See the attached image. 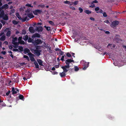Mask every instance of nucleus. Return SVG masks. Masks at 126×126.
<instances>
[{"mask_svg":"<svg viewBox=\"0 0 126 126\" xmlns=\"http://www.w3.org/2000/svg\"><path fill=\"white\" fill-rule=\"evenodd\" d=\"M11 92H12V94L13 95L17 93V91L15 90V88L14 87H12Z\"/></svg>","mask_w":126,"mask_h":126,"instance_id":"ddd939ff","label":"nucleus"},{"mask_svg":"<svg viewBox=\"0 0 126 126\" xmlns=\"http://www.w3.org/2000/svg\"><path fill=\"white\" fill-rule=\"evenodd\" d=\"M28 55H29V57L30 58V60L32 62H35V60L34 58L33 57L34 55L32 54L30 52L28 54Z\"/></svg>","mask_w":126,"mask_h":126,"instance_id":"39448f33","label":"nucleus"},{"mask_svg":"<svg viewBox=\"0 0 126 126\" xmlns=\"http://www.w3.org/2000/svg\"><path fill=\"white\" fill-rule=\"evenodd\" d=\"M74 68L75 71H78L79 69V68L77 66H75Z\"/></svg>","mask_w":126,"mask_h":126,"instance_id":"e433bc0d","label":"nucleus"},{"mask_svg":"<svg viewBox=\"0 0 126 126\" xmlns=\"http://www.w3.org/2000/svg\"><path fill=\"white\" fill-rule=\"evenodd\" d=\"M103 10H102L100 9V11L98 12V13H99L101 14H103Z\"/></svg>","mask_w":126,"mask_h":126,"instance_id":"680f3d73","label":"nucleus"},{"mask_svg":"<svg viewBox=\"0 0 126 126\" xmlns=\"http://www.w3.org/2000/svg\"><path fill=\"white\" fill-rule=\"evenodd\" d=\"M27 18V17L26 16L25 17H24L23 18H22V19H21V20L22 22H25Z\"/></svg>","mask_w":126,"mask_h":126,"instance_id":"5701e85b","label":"nucleus"},{"mask_svg":"<svg viewBox=\"0 0 126 126\" xmlns=\"http://www.w3.org/2000/svg\"><path fill=\"white\" fill-rule=\"evenodd\" d=\"M54 67H55V68H58L59 67V65H55L54 66Z\"/></svg>","mask_w":126,"mask_h":126,"instance_id":"e2e57ef3","label":"nucleus"},{"mask_svg":"<svg viewBox=\"0 0 126 126\" xmlns=\"http://www.w3.org/2000/svg\"><path fill=\"white\" fill-rule=\"evenodd\" d=\"M11 34V32L10 31H9L7 32L6 34V35L7 36L9 37Z\"/></svg>","mask_w":126,"mask_h":126,"instance_id":"a878e982","label":"nucleus"},{"mask_svg":"<svg viewBox=\"0 0 126 126\" xmlns=\"http://www.w3.org/2000/svg\"><path fill=\"white\" fill-rule=\"evenodd\" d=\"M18 49L21 51L22 52L23 51V47L21 46H19L18 47Z\"/></svg>","mask_w":126,"mask_h":126,"instance_id":"c85d7f7f","label":"nucleus"},{"mask_svg":"<svg viewBox=\"0 0 126 126\" xmlns=\"http://www.w3.org/2000/svg\"><path fill=\"white\" fill-rule=\"evenodd\" d=\"M22 38V37H19L18 39V42L20 41L21 40Z\"/></svg>","mask_w":126,"mask_h":126,"instance_id":"5fc2aeb1","label":"nucleus"},{"mask_svg":"<svg viewBox=\"0 0 126 126\" xmlns=\"http://www.w3.org/2000/svg\"><path fill=\"white\" fill-rule=\"evenodd\" d=\"M119 23V22L117 20H115L111 24V26L112 27H115L117 25H118Z\"/></svg>","mask_w":126,"mask_h":126,"instance_id":"0eeeda50","label":"nucleus"},{"mask_svg":"<svg viewBox=\"0 0 126 126\" xmlns=\"http://www.w3.org/2000/svg\"><path fill=\"white\" fill-rule=\"evenodd\" d=\"M104 31L105 32V33L106 34H109L110 33V32L109 31L104 30Z\"/></svg>","mask_w":126,"mask_h":126,"instance_id":"603ef678","label":"nucleus"},{"mask_svg":"<svg viewBox=\"0 0 126 126\" xmlns=\"http://www.w3.org/2000/svg\"><path fill=\"white\" fill-rule=\"evenodd\" d=\"M26 33V31L25 30L23 29L22 30V34L25 35Z\"/></svg>","mask_w":126,"mask_h":126,"instance_id":"79ce46f5","label":"nucleus"},{"mask_svg":"<svg viewBox=\"0 0 126 126\" xmlns=\"http://www.w3.org/2000/svg\"><path fill=\"white\" fill-rule=\"evenodd\" d=\"M2 18H3V19L4 20H7L8 19V17L7 15L4 16Z\"/></svg>","mask_w":126,"mask_h":126,"instance_id":"bb28decb","label":"nucleus"},{"mask_svg":"<svg viewBox=\"0 0 126 126\" xmlns=\"http://www.w3.org/2000/svg\"><path fill=\"white\" fill-rule=\"evenodd\" d=\"M12 50L14 51H18V49L17 48H13Z\"/></svg>","mask_w":126,"mask_h":126,"instance_id":"bf43d9fd","label":"nucleus"},{"mask_svg":"<svg viewBox=\"0 0 126 126\" xmlns=\"http://www.w3.org/2000/svg\"><path fill=\"white\" fill-rule=\"evenodd\" d=\"M59 53L61 55H63V53H64V52H63V51H61V50L59 51Z\"/></svg>","mask_w":126,"mask_h":126,"instance_id":"c03bdc74","label":"nucleus"},{"mask_svg":"<svg viewBox=\"0 0 126 126\" xmlns=\"http://www.w3.org/2000/svg\"><path fill=\"white\" fill-rule=\"evenodd\" d=\"M66 70H67L66 71H65L64 70H63V72L59 73L60 75V76L61 77L63 78L65 76L66 74L65 73L67 72L68 70L67 69H66Z\"/></svg>","mask_w":126,"mask_h":126,"instance_id":"6e6552de","label":"nucleus"},{"mask_svg":"<svg viewBox=\"0 0 126 126\" xmlns=\"http://www.w3.org/2000/svg\"><path fill=\"white\" fill-rule=\"evenodd\" d=\"M44 27L46 28V30L47 31H49L50 30V27H49L48 26L47 27L46 26H44Z\"/></svg>","mask_w":126,"mask_h":126,"instance_id":"7c9ffc66","label":"nucleus"},{"mask_svg":"<svg viewBox=\"0 0 126 126\" xmlns=\"http://www.w3.org/2000/svg\"><path fill=\"white\" fill-rule=\"evenodd\" d=\"M79 10L80 11V13H81L83 11V9L81 7H79Z\"/></svg>","mask_w":126,"mask_h":126,"instance_id":"de8ad7c7","label":"nucleus"},{"mask_svg":"<svg viewBox=\"0 0 126 126\" xmlns=\"http://www.w3.org/2000/svg\"><path fill=\"white\" fill-rule=\"evenodd\" d=\"M28 42L29 43H32L33 44L34 40L33 39H32L31 38L29 37L28 39Z\"/></svg>","mask_w":126,"mask_h":126,"instance_id":"2eb2a0df","label":"nucleus"},{"mask_svg":"<svg viewBox=\"0 0 126 126\" xmlns=\"http://www.w3.org/2000/svg\"><path fill=\"white\" fill-rule=\"evenodd\" d=\"M17 38L16 37H15V38H13L12 39V40L14 41L15 42H16V41L17 40Z\"/></svg>","mask_w":126,"mask_h":126,"instance_id":"6e6d98bb","label":"nucleus"},{"mask_svg":"<svg viewBox=\"0 0 126 126\" xmlns=\"http://www.w3.org/2000/svg\"><path fill=\"white\" fill-rule=\"evenodd\" d=\"M49 23L52 26H54V22L51 21H49Z\"/></svg>","mask_w":126,"mask_h":126,"instance_id":"4c0bfd02","label":"nucleus"},{"mask_svg":"<svg viewBox=\"0 0 126 126\" xmlns=\"http://www.w3.org/2000/svg\"><path fill=\"white\" fill-rule=\"evenodd\" d=\"M60 50H61L60 49H59V48H56L55 49V50L56 51H59Z\"/></svg>","mask_w":126,"mask_h":126,"instance_id":"0e129e2a","label":"nucleus"},{"mask_svg":"<svg viewBox=\"0 0 126 126\" xmlns=\"http://www.w3.org/2000/svg\"><path fill=\"white\" fill-rule=\"evenodd\" d=\"M37 61L39 63V65L41 66H43V65L42 64L43 62L41 60H40V59H37Z\"/></svg>","mask_w":126,"mask_h":126,"instance_id":"4468645a","label":"nucleus"},{"mask_svg":"<svg viewBox=\"0 0 126 126\" xmlns=\"http://www.w3.org/2000/svg\"><path fill=\"white\" fill-rule=\"evenodd\" d=\"M73 58H72L71 59H68L66 60L65 61V63L66 64V65H65L63 66H62L61 68L64 70V71H67L66 70V69H68L70 67V66L69 65L70 64L73 62H74V61L73 60Z\"/></svg>","mask_w":126,"mask_h":126,"instance_id":"f257e3e1","label":"nucleus"},{"mask_svg":"<svg viewBox=\"0 0 126 126\" xmlns=\"http://www.w3.org/2000/svg\"><path fill=\"white\" fill-rule=\"evenodd\" d=\"M90 20H92L94 21L95 20L94 18L93 17H91L90 18Z\"/></svg>","mask_w":126,"mask_h":126,"instance_id":"338daca9","label":"nucleus"},{"mask_svg":"<svg viewBox=\"0 0 126 126\" xmlns=\"http://www.w3.org/2000/svg\"><path fill=\"white\" fill-rule=\"evenodd\" d=\"M112 44H109L107 46V47L109 48H112Z\"/></svg>","mask_w":126,"mask_h":126,"instance_id":"c756f323","label":"nucleus"},{"mask_svg":"<svg viewBox=\"0 0 126 126\" xmlns=\"http://www.w3.org/2000/svg\"><path fill=\"white\" fill-rule=\"evenodd\" d=\"M66 55L67 57H70L71 56V54L69 52L66 53Z\"/></svg>","mask_w":126,"mask_h":126,"instance_id":"a19ab883","label":"nucleus"},{"mask_svg":"<svg viewBox=\"0 0 126 126\" xmlns=\"http://www.w3.org/2000/svg\"><path fill=\"white\" fill-rule=\"evenodd\" d=\"M95 6V5L94 4H92L89 7L93 8Z\"/></svg>","mask_w":126,"mask_h":126,"instance_id":"8fccbe9b","label":"nucleus"},{"mask_svg":"<svg viewBox=\"0 0 126 126\" xmlns=\"http://www.w3.org/2000/svg\"><path fill=\"white\" fill-rule=\"evenodd\" d=\"M70 1H69L68 0H66L65 1H64V3L65 4H69V3Z\"/></svg>","mask_w":126,"mask_h":126,"instance_id":"3c124183","label":"nucleus"},{"mask_svg":"<svg viewBox=\"0 0 126 126\" xmlns=\"http://www.w3.org/2000/svg\"><path fill=\"white\" fill-rule=\"evenodd\" d=\"M27 16L30 18H33L34 17V16L33 15L32 13L28 14Z\"/></svg>","mask_w":126,"mask_h":126,"instance_id":"f3484780","label":"nucleus"},{"mask_svg":"<svg viewBox=\"0 0 126 126\" xmlns=\"http://www.w3.org/2000/svg\"><path fill=\"white\" fill-rule=\"evenodd\" d=\"M6 36L4 35L2 36L0 38V40L1 41H4L5 40Z\"/></svg>","mask_w":126,"mask_h":126,"instance_id":"412c9836","label":"nucleus"},{"mask_svg":"<svg viewBox=\"0 0 126 126\" xmlns=\"http://www.w3.org/2000/svg\"><path fill=\"white\" fill-rule=\"evenodd\" d=\"M35 47L36 48V49H38L40 48V46H37Z\"/></svg>","mask_w":126,"mask_h":126,"instance_id":"4d7b16f0","label":"nucleus"},{"mask_svg":"<svg viewBox=\"0 0 126 126\" xmlns=\"http://www.w3.org/2000/svg\"><path fill=\"white\" fill-rule=\"evenodd\" d=\"M18 43L20 44L24 45L25 44L24 41L22 40L18 42Z\"/></svg>","mask_w":126,"mask_h":126,"instance_id":"2f4dec72","label":"nucleus"},{"mask_svg":"<svg viewBox=\"0 0 126 126\" xmlns=\"http://www.w3.org/2000/svg\"><path fill=\"white\" fill-rule=\"evenodd\" d=\"M42 12V10L40 9H36L33 11V13L35 15H37L38 14H40Z\"/></svg>","mask_w":126,"mask_h":126,"instance_id":"7ed1b4c3","label":"nucleus"},{"mask_svg":"<svg viewBox=\"0 0 126 126\" xmlns=\"http://www.w3.org/2000/svg\"><path fill=\"white\" fill-rule=\"evenodd\" d=\"M24 53L26 54V53H28V54L30 52V50L28 48H26L24 49Z\"/></svg>","mask_w":126,"mask_h":126,"instance_id":"9b49d317","label":"nucleus"},{"mask_svg":"<svg viewBox=\"0 0 126 126\" xmlns=\"http://www.w3.org/2000/svg\"><path fill=\"white\" fill-rule=\"evenodd\" d=\"M103 16L104 17H106L107 16V15L106 13L105 12H104L103 13Z\"/></svg>","mask_w":126,"mask_h":126,"instance_id":"09e8293b","label":"nucleus"},{"mask_svg":"<svg viewBox=\"0 0 126 126\" xmlns=\"http://www.w3.org/2000/svg\"><path fill=\"white\" fill-rule=\"evenodd\" d=\"M23 58H24L26 59L28 61H30V59L28 57L27 55H24L23 56Z\"/></svg>","mask_w":126,"mask_h":126,"instance_id":"473e14b6","label":"nucleus"},{"mask_svg":"<svg viewBox=\"0 0 126 126\" xmlns=\"http://www.w3.org/2000/svg\"><path fill=\"white\" fill-rule=\"evenodd\" d=\"M12 78V79L13 81L16 83L18 82L19 81V78L17 76H13Z\"/></svg>","mask_w":126,"mask_h":126,"instance_id":"1a4fd4ad","label":"nucleus"},{"mask_svg":"<svg viewBox=\"0 0 126 126\" xmlns=\"http://www.w3.org/2000/svg\"><path fill=\"white\" fill-rule=\"evenodd\" d=\"M28 39V35H26L23 37V39L25 41H27Z\"/></svg>","mask_w":126,"mask_h":126,"instance_id":"aec40b11","label":"nucleus"},{"mask_svg":"<svg viewBox=\"0 0 126 126\" xmlns=\"http://www.w3.org/2000/svg\"><path fill=\"white\" fill-rule=\"evenodd\" d=\"M37 7L38 8L40 7L43 8L45 7V5L44 4H39L38 5Z\"/></svg>","mask_w":126,"mask_h":126,"instance_id":"393cba45","label":"nucleus"},{"mask_svg":"<svg viewBox=\"0 0 126 126\" xmlns=\"http://www.w3.org/2000/svg\"><path fill=\"white\" fill-rule=\"evenodd\" d=\"M83 62V66H84V67L83 68V69L85 70L88 67L89 63V62H87L84 61Z\"/></svg>","mask_w":126,"mask_h":126,"instance_id":"20e7f679","label":"nucleus"},{"mask_svg":"<svg viewBox=\"0 0 126 126\" xmlns=\"http://www.w3.org/2000/svg\"><path fill=\"white\" fill-rule=\"evenodd\" d=\"M26 6L28 7H30L32 8H33V6H32L31 5V4H26Z\"/></svg>","mask_w":126,"mask_h":126,"instance_id":"a18cd8bd","label":"nucleus"},{"mask_svg":"<svg viewBox=\"0 0 126 126\" xmlns=\"http://www.w3.org/2000/svg\"><path fill=\"white\" fill-rule=\"evenodd\" d=\"M4 11L3 10L1 11L0 13V17L2 18L4 16Z\"/></svg>","mask_w":126,"mask_h":126,"instance_id":"6ab92c4d","label":"nucleus"},{"mask_svg":"<svg viewBox=\"0 0 126 126\" xmlns=\"http://www.w3.org/2000/svg\"><path fill=\"white\" fill-rule=\"evenodd\" d=\"M79 1L77 0L75 1L74 2H73L72 3H73V4L75 5H77Z\"/></svg>","mask_w":126,"mask_h":126,"instance_id":"ea45409f","label":"nucleus"},{"mask_svg":"<svg viewBox=\"0 0 126 126\" xmlns=\"http://www.w3.org/2000/svg\"><path fill=\"white\" fill-rule=\"evenodd\" d=\"M18 97L20 99L24 100V96L22 94H19L18 96Z\"/></svg>","mask_w":126,"mask_h":126,"instance_id":"a211bd4d","label":"nucleus"},{"mask_svg":"<svg viewBox=\"0 0 126 126\" xmlns=\"http://www.w3.org/2000/svg\"><path fill=\"white\" fill-rule=\"evenodd\" d=\"M48 51H49V52L50 53H52V51L51 50V47H50L49 49V50H48Z\"/></svg>","mask_w":126,"mask_h":126,"instance_id":"052dcab7","label":"nucleus"},{"mask_svg":"<svg viewBox=\"0 0 126 126\" xmlns=\"http://www.w3.org/2000/svg\"><path fill=\"white\" fill-rule=\"evenodd\" d=\"M41 51V50H38V49L35 50H34V53L36 55L39 56L40 55V52Z\"/></svg>","mask_w":126,"mask_h":126,"instance_id":"423d86ee","label":"nucleus"},{"mask_svg":"<svg viewBox=\"0 0 126 126\" xmlns=\"http://www.w3.org/2000/svg\"><path fill=\"white\" fill-rule=\"evenodd\" d=\"M43 42L41 40L39 39H35L34 41L33 44L35 46L42 44Z\"/></svg>","mask_w":126,"mask_h":126,"instance_id":"f03ea898","label":"nucleus"},{"mask_svg":"<svg viewBox=\"0 0 126 126\" xmlns=\"http://www.w3.org/2000/svg\"><path fill=\"white\" fill-rule=\"evenodd\" d=\"M13 46H12L11 45L9 46V48L10 49H12V48H13Z\"/></svg>","mask_w":126,"mask_h":126,"instance_id":"774afa93","label":"nucleus"},{"mask_svg":"<svg viewBox=\"0 0 126 126\" xmlns=\"http://www.w3.org/2000/svg\"><path fill=\"white\" fill-rule=\"evenodd\" d=\"M41 37V35L38 33H36L33 34L32 36V38H35L37 37L38 38H40Z\"/></svg>","mask_w":126,"mask_h":126,"instance_id":"9d476101","label":"nucleus"},{"mask_svg":"<svg viewBox=\"0 0 126 126\" xmlns=\"http://www.w3.org/2000/svg\"><path fill=\"white\" fill-rule=\"evenodd\" d=\"M84 12L87 14H89L91 13V12L88 10H86L84 11Z\"/></svg>","mask_w":126,"mask_h":126,"instance_id":"cd10ccee","label":"nucleus"},{"mask_svg":"<svg viewBox=\"0 0 126 126\" xmlns=\"http://www.w3.org/2000/svg\"><path fill=\"white\" fill-rule=\"evenodd\" d=\"M10 91H8L6 93V95L7 96L9 95V94H10Z\"/></svg>","mask_w":126,"mask_h":126,"instance_id":"13d9d810","label":"nucleus"},{"mask_svg":"<svg viewBox=\"0 0 126 126\" xmlns=\"http://www.w3.org/2000/svg\"><path fill=\"white\" fill-rule=\"evenodd\" d=\"M2 6L3 7L6 8H7L8 7V6L7 4H5L4 5Z\"/></svg>","mask_w":126,"mask_h":126,"instance_id":"37998d69","label":"nucleus"},{"mask_svg":"<svg viewBox=\"0 0 126 126\" xmlns=\"http://www.w3.org/2000/svg\"><path fill=\"white\" fill-rule=\"evenodd\" d=\"M95 10L97 13H98V12L97 11L99 10V8L98 7H97L95 8Z\"/></svg>","mask_w":126,"mask_h":126,"instance_id":"58836bf2","label":"nucleus"},{"mask_svg":"<svg viewBox=\"0 0 126 126\" xmlns=\"http://www.w3.org/2000/svg\"><path fill=\"white\" fill-rule=\"evenodd\" d=\"M16 15L17 18L20 20L22 19V18L19 15L18 13H17L16 14Z\"/></svg>","mask_w":126,"mask_h":126,"instance_id":"72a5a7b5","label":"nucleus"},{"mask_svg":"<svg viewBox=\"0 0 126 126\" xmlns=\"http://www.w3.org/2000/svg\"><path fill=\"white\" fill-rule=\"evenodd\" d=\"M29 32L31 33H34V28L32 27H30L29 29Z\"/></svg>","mask_w":126,"mask_h":126,"instance_id":"f8f14e48","label":"nucleus"},{"mask_svg":"<svg viewBox=\"0 0 126 126\" xmlns=\"http://www.w3.org/2000/svg\"><path fill=\"white\" fill-rule=\"evenodd\" d=\"M36 30L38 32H42L43 30L42 27L40 26L38 27H37Z\"/></svg>","mask_w":126,"mask_h":126,"instance_id":"dca6fc26","label":"nucleus"},{"mask_svg":"<svg viewBox=\"0 0 126 126\" xmlns=\"http://www.w3.org/2000/svg\"><path fill=\"white\" fill-rule=\"evenodd\" d=\"M65 55H64L61 58V60L62 61H64V57L65 56Z\"/></svg>","mask_w":126,"mask_h":126,"instance_id":"49530a36","label":"nucleus"},{"mask_svg":"<svg viewBox=\"0 0 126 126\" xmlns=\"http://www.w3.org/2000/svg\"><path fill=\"white\" fill-rule=\"evenodd\" d=\"M6 106V105L4 103L2 102L0 103V107H4Z\"/></svg>","mask_w":126,"mask_h":126,"instance_id":"f704fd0d","label":"nucleus"},{"mask_svg":"<svg viewBox=\"0 0 126 126\" xmlns=\"http://www.w3.org/2000/svg\"><path fill=\"white\" fill-rule=\"evenodd\" d=\"M12 23L14 25H16L18 23L17 21L15 20H13L12 21Z\"/></svg>","mask_w":126,"mask_h":126,"instance_id":"c9c22d12","label":"nucleus"},{"mask_svg":"<svg viewBox=\"0 0 126 126\" xmlns=\"http://www.w3.org/2000/svg\"><path fill=\"white\" fill-rule=\"evenodd\" d=\"M14 45H13V47L15 48H16L18 47L17 46L18 45V43L17 42L15 43V44H14Z\"/></svg>","mask_w":126,"mask_h":126,"instance_id":"b1692460","label":"nucleus"},{"mask_svg":"<svg viewBox=\"0 0 126 126\" xmlns=\"http://www.w3.org/2000/svg\"><path fill=\"white\" fill-rule=\"evenodd\" d=\"M34 64L35 66V67L36 68H39V65L36 61H35L34 62Z\"/></svg>","mask_w":126,"mask_h":126,"instance_id":"4be33fe9","label":"nucleus"},{"mask_svg":"<svg viewBox=\"0 0 126 126\" xmlns=\"http://www.w3.org/2000/svg\"><path fill=\"white\" fill-rule=\"evenodd\" d=\"M70 8L71 9L73 10H75V8L73 6H71L70 7Z\"/></svg>","mask_w":126,"mask_h":126,"instance_id":"69168bd1","label":"nucleus"},{"mask_svg":"<svg viewBox=\"0 0 126 126\" xmlns=\"http://www.w3.org/2000/svg\"><path fill=\"white\" fill-rule=\"evenodd\" d=\"M98 3V1L96 0H95L93 1L91 3L92 4L94 3Z\"/></svg>","mask_w":126,"mask_h":126,"instance_id":"864d4df0","label":"nucleus"}]
</instances>
